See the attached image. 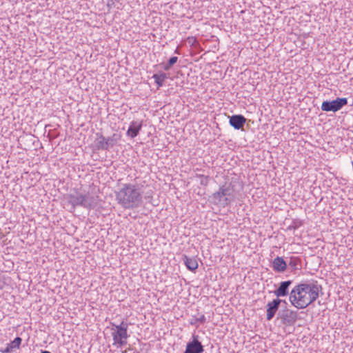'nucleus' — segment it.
I'll return each instance as SVG.
<instances>
[{
  "label": "nucleus",
  "mask_w": 353,
  "mask_h": 353,
  "mask_svg": "<svg viewBox=\"0 0 353 353\" xmlns=\"http://www.w3.org/2000/svg\"><path fill=\"white\" fill-rule=\"evenodd\" d=\"M235 196V185L230 183L221 186L219 191L212 194L211 199L215 205L225 208L234 200Z\"/></svg>",
  "instance_id": "3"
},
{
  "label": "nucleus",
  "mask_w": 353,
  "mask_h": 353,
  "mask_svg": "<svg viewBox=\"0 0 353 353\" xmlns=\"http://www.w3.org/2000/svg\"><path fill=\"white\" fill-rule=\"evenodd\" d=\"M347 98H337L333 101H325L321 104V110L325 112H337L347 105Z\"/></svg>",
  "instance_id": "6"
},
{
  "label": "nucleus",
  "mask_w": 353,
  "mask_h": 353,
  "mask_svg": "<svg viewBox=\"0 0 353 353\" xmlns=\"http://www.w3.org/2000/svg\"><path fill=\"white\" fill-rule=\"evenodd\" d=\"M321 290L316 281L299 283L291 290L289 301L296 308L305 309L319 298Z\"/></svg>",
  "instance_id": "1"
},
{
  "label": "nucleus",
  "mask_w": 353,
  "mask_h": 353,
  "mask_svg": "<svg viewBox=\"0 0 353 353\" xmlns=\"http://www.w3.org/2000/svg\"><path fill=\"white\" fill-rule=\"evenodd\" d=\"M282 323L285 326L293 325L297 320V312L290 309L283 310L279 313Z\"/></svg>",
  "instance_id": "7"
},
{
  "label": "nucleus",
  "mask_w": 353,
  "mask_h": 353,
  "mask_svg": "<svg viewBox=\"0 0 353 353\" xmlns=\"http://www.w3.org/2000/svg\"><path fill=\"white\" fill-rule=\"evenodd\" d=\"M175 52H176V53H179V52H178V50H177V49L175 50Z\"/></svg>",
  "instance_id": "27"
},
{
  "label": "nucleus",
  "mask_w": 353,
  "mask_h": 353,
  "mask_svg": "<svg viewBox=\"0 0 353 353\" xmlns=\"http://www.w3.org/2000/svg\"><path fill=\"white\" fill-rule=\"evenodd\" d=\"M182 259L189 270L195 271L198 268V262L195 257H189L186 255H183Z\"/></svg>",
  "instance_id": "14"
},
{
  "label": "nucleus",
  "mask_w": 353,
  "mask_h": 353,
  "mask_svg": "<svg viewBox=\"0 0 353 353\" xmlns=\"http://www.w3.org/2000/svg\"><path fill=\"white\" fill-rule=\"evenodd\" d=\"M171 68H172V66L168 65V62L167 63H165V65H163V70L165 71H168Z\"/></svg>",
  "instance_id": "25"
},
{
  "label": "nucleus",
  "mask_w": 353,
  "mask_h": 353,
  "mask_svg": "<svg viewBox=\"0 0 353 353\" xmlns=\"http://www.w3.org/2000/svg\"><path fill=\"white\" fill-rule=\"evenodd\" d=\"M289 265L292 270H298L301 268V260L298 256H291L290 258Z\"/></svg>",
  "instance_id": "18"
},
{
  "label": "nucleus",
  "mask_w": 353,
  "mask_h": 353,
  "mask_svg": "<svg viewBox=\"0 0 353 353\" xmlns=\"http://www.w3.org/2000/svg\"><path fill=\"white\" fill-rule=\"evenodd\" d=\"M178 61V57H172L171 58H170V59L168 60V65L172 66L173 65H174Z\"/></svg>",
  "instance_id": "23"
},
{
  "label": "nucleus",
  "mask_w": 353,
  "mask_h": 353,
  "mask_svg": "<svg viewBox=\"0 0 353 353\" xmlns=\"http://www.w3.org/2000/svg\"><path fill=\"white\" fill-rule=\"evenodd\" d=\"M22 339L21 337H16L12 341H11L10 343L7 344V346L5 349L1 350V352L2 353H11L14 350L19 349V346L21 343Z\"/></svg>",
  "instance_id": "15"
},
{
  "label": "nucleus",
  "mask_w": 353,
  "mask_h": 353,
  "mask_svg": "<svg viewBox=\"0 0 353 353\" xmlns=\"http://www.w3.org/2000/svg\"><path fill=\"white\" fill-rule=\"evenodd\" d=\"M292 283V281L288 280L282 281L279 288L274 290V293L276 296V299H279V297L286 296L289 294V287Z\"/></svg>",
  "instance_id": "10"
},
{
  "label": "nucleus",
  "mask_w": 353,
  "mask_h": 353,
  "mask_svg": "<svg viewBox=\"0 0 353 353\" xmlns=\"http://www.w3.org/2000/svg\"><path fill=\"white\" fill-rule=\"evenodd\" d=\"M302 225V222L299 220H294L292 223L288 227V230H295Z\"/></svg>",
  "instance_id": "21"
},
{
  "label": "nucleus",
  "mask_w": 353,
  "mask_h": 353,
  "mask_svg": "<svg viewBox=\"0 0 353 353\" xmlns=\"http://www.w3.org/2000/svg\"><path fill=\"white\" fill-rule=\"evenodd\" d=\"M97 148L98 150H108L106 138L101 134L97 142Z\"/></svg>",
  "instance_id": "19"
},
{
  "label": "nucleus",
  "mask_w": 353,
  "mask_h": 353,
  "mask_svg": "<svg viewBox=\"0 0 353 353\" xmlns=\"http://www.w3.org/2000/svg\"><path fill=\"white\" fill-rule=\"evenodd\" d=\"M272 268L276 272H283L287 269V263L281 256H276L272 261Z\"/></svg>",
  "instance_id": "13"
},
{
  "label": "nucleus",
  "mask_w": 353,
  "mask_h": 353,
  "mask_svg": "<svg viewBox=\"0 0 353 353\" xmlns=\"http://www.w3.org/2000/svg\"><path fill=\"white\" fill-rule=\"evenodd\" d=\"M206 321V318L203 314L198 313L197 315H193L190 319L189 323L192 325H195L196 327L199 324H204Z\"/></svg>",
  "instance_id": "16"
},
{
  "label": "nucleus",
  "mask_w": 353,
  "mask_h": 353,
  "mask_svg": "<svg viewBox=\"0 0 353 353\" xmlns=\"http://www.w3.org/2000/svg\"><path fill=\"white\" fill-rule=\"evenodd\" d=\"M133 353H139V352H133Z\"/></svg>",
  "instance_id": "28"
},
{
  "label": "nucleus",
  "mask_w": 353,
  "mask_h": 353,
  "mask_svg": "<svg viewBox=\"0 0 353 353\" xmlns=\"http://www.w3.org/2000/svg\"><path fill=\"white\" fill-rule=\"evenodd\" d=\"M246 122V119L241 114H234L230 117L229 123L234 129L243 128Z\"/></svg>",
  "instance_id": "11"
},
{
  "label": "nucleus",
  "mask_w": 353,
  "mask_h": 353,
  "mask_svg": "<svg viewBox=\"0 0 353 353\" xmlns=\"http://www.w3.org/2000/svg\"><path fill=\"white\" fill-rule=\"evenodd\" d=\"M142 128V121H132L127 130L126 134L130 138L136 137Z\"/></svg>",
  "instance_id": "12"
},
{
  "label": "nucleus",
  "mask_w": 353,
  "mask_h": 353,
  "mask_svg": "<svg viewBox=\"0 0 353 353\" xmlns=\"http://www.w3.org/2000/svg\"><path fill=\"white\" fill-rule=\"evenodd\" d=\"M198 336L193 334L192 340L189 341L183 353H203V346L198 339Z\"/></svg>",
  "instance_id": "8"
},
{
  "label": "nucleus",
  "mask_w": 353,
  "mask_h": 353,
  "mask_svg": "<svg viewBox=\"0 0 353 353\" xmlns=\"http://www.w3.org/2000/svg\"><path fill=\"white\" fill-rule=\"evenodd\" d=\"M188 42L191 44V45H194V43L196 42V39L193 37H189L188 39Z\"/></svg>",
  "instance_id": "24"
},
{
  "label": "nucleus",
  "mask_w": 353,
  "mask_h": 353,
  "mask_svg": "<svg viewBox=\"0 0 353 353\" xmlns=\"http://www.w3.org/2000/svg\"><path fill=\"white\" fill-rule=\"evenodd\" d=\"M197 177H199L201 179L200 183L202 185L206 186L208 184V176H204L203 174H197Z\"/></svg>",
  "instance_id": "22"
},
{
  "label": "nucleus",
  "mask_w": 353,
  "mask_h": 353,
  "mask_svg": "<svg viewBox=\"0 0 353 353\" xmlns=\"http://www.w3.org/2000/svg\"><path fill=\"white\" fill-rule=\"evenodd\" d=\"M68 203L71 204L74 210L77 206H81L84 208H94L97 205V199L94 195L87 193L83 194L81 192H76L74 194L67 195Z\"/></svg>",
  "instance_id": "4"
},
{
  "label": "nucleus",
  "mask_w": 353,
  "mask_h": 353,
  "mask_svg": "<svg viewBox=\"0 0 353 353\" xmlns=\"http://www.w3.org/2000/svg\"><path fill=\"white\" fill-rule=\"evenodd\" d=\"M168 74L163 72L154 74L152 76V78L154 79V81L157 85L158 88L162 87L163 85L164 81L166 79H168Z\"/></svg>",
  "instance_id": "17"
},
{
  "label": "nucleus",
  "mask_w": 353,
  "mask_h": 353,
  "mask_svg": "<svg viewBox=\"0 0 353 353\" xmlns=\"http://www.w3.org/2000/svg\"><path fill=\"white\" fill-rule=\"evenodd\" d=\"M120 139V136L117 134H114L112 136L106 138L107 145L108 149L112 148Z\"/></svg>",
  "instance_id": "20"
},
{
  "label": "nucleus",
  "mask_w": 353,
  "mask_h": 353,
  "mask_svg": "<svg viewBox=\"0 0 353 353\" xmlns=\"http://www.w3.org/2000/svg\"><path fill=\"white\" fill-rule=\"evenodd\" d=\"M41 353H51V352H50L49 351H47V350H43V351H41Z\"/></svg>",
  "instance_id": "26"
},
{
  "label": "nucleus",
  "mask_w": 353,
  "mask_h": 353,
  "mask_svg": "<svg viewBox=\"0 0 353 353\" xmlns=\"http://www.w3.org/2000/svg\"><path fill=\"white\" fill-rule=\"evenodd\" d=\"M142 193L137 184L125 183L116 192V200L125 209L139 208L142 203Z\"/></svg>",
  "instance_id": "2"
},
{
  "label": "nucleus",
  "mask_w": 353,
  "mask_h": 353,
  "mask_svg": "<svg viewBox=\"0 0 353 353\" xmlns=\"http://www.w3.org/2000/svg\"><path fill=\"white\" fill-rule=\"evenodd\" d=\"M111 325L112 345L117 347L125 346L128 343V339L130 337V334L128 333V323L123 321L119 325L111 323Z\"/></svg>",
  "instance_id": "5"
},
{
  "label": "nucleus",
  "mask_w": 353,
  "mask_h": 353,
  "mask_svg": "<svg viewBox=\"0 0 353 353\" xmlns=\"http://www.w3.org/2000/svg\"><path fill=\"white\" fill-rule=\"evenodd\" d=\"M281 302H283V300L280 299H274L267 304L266 319L268 321H270L273 319ZM283 302L286 303L285 301H283Z\"/></svg>",
  "instance_id": "9"
}]
</instances>
